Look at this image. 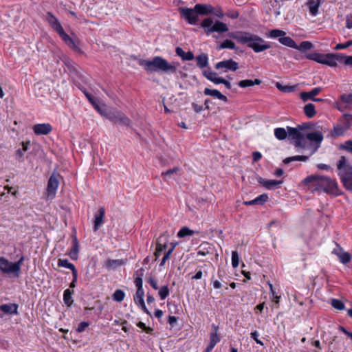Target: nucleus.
Returning a JSON list of instances; mask_svg holds the SVG:
<instances>
[{
  "label": "nucleus",
  "instance_id": "obj_1",
  "mask_svg": "<svg viewBox=\"0 0 352 352\" xmlns=\"http://www.w3.org/2000/svg\"><path fill=\"white\" fill-rule=\"evenodd\" d=\"M139 65L148 73L164 72L165 74H174L177 72L178 63H168L162 56H155L152 60L141 59Z\"/></svg>",
  "mask_w": 352,
  "mask_h": 352
},
{
  "label": "nucleus",
  "instance_id": "obj_2",
  "mask_svg": "<svg viewBox=\"0 0 352 352\" xmlns=\"http://www.w3.org/2000/svg\"><path fill=\"white\" fill-rule=\"evenodd\" d=\"M304 182L306 184H313L316 190H323L334 195L340 194L336 182L328 177L311 175L306 177Z\"/></svg>",
  "mask_w": 352,
  "mask_h": 352
},
{
  "label": "nucleus",
  "instance_id": "obj_3",
  "mask_svg": "<svg viewBox=\"0 0 352 352\" xmlns=\"http://www.w3.org/2000/svg\"><path fill=\"white\" fill-rule=\"evenodd\" d=\"M269 36L272 38H278V41L283 45L296 49L300 51L309 50L313 47V44L309 41H302L298 45L295 41L289 36H286V32L275 29L269 33Z\"/></svg>",
  "mask_w": 352,
  "mask_h": 352
},
{
  "label": "nucleus",
  "instance_id": "obj_4",
  "mask_svg": "<svg viewBox=\"0 0 352 352\" xmlns=\"http://www.w3.org/2000/svg\"><path fill=\"white\" fill-rule=\"evenodd\" d=\"M45 20L50 25L54 30L65 43L75 51H80V48L76 41L71 38L63 30L58 19L50 12H47L45 16Z\"/></svg>",
  "mask_w": 352,
  "mask_h": 352
},
{
  "label": "nucleus",
  "instance_id": "obj_5",
  "mask_svg": "<svg viewBox=\"0 0 352 352\" xmlns=\"http://www.w3.org/2000/svg\"><path fill=\"white\" fill-rule=\"evenodd\" d=\"M338 175L344 185L349 190L352 191V165L345 156H341L337 162Z\"/></svg>",
  "mask_w": 352,
  "mask_h": 352
},
{
  "label": "nucleus",
  "instance_id": "obj_6",
  "mask_svg": "<svg viewBox=\"0 0 352 352\" xmlns=\"http://www.w3.org/2000/svg\"><path fill=\"white\" fill-rule=\"evenodd\" d=\"M233 38L242 44H247L248 47L252 48L256 52L264 50V45L258 43L262 41V39L256 35L240 32L233 36Z\"/></svg>",
  "mask_w": 352,
  "mask_h": 352
},
{
  "label": "nucleus",
  "instance_id": "obj_7",
  "mask_svg": "<svg viewBox=\"0 0 352 352\" xmlns=\"http://www.w3.org/2000/svg\"><path fill=\"white\" fill-rule=\"evenodd\" d=\"M201 27L205 30L207 35L212 32L223 33L228 31V25L219 21H217L213 23V21L210 18L204 19L201 23Z\"/></svg>",
  "mask_w": 352,
  "mask_h": 352
},
{
  "label": "nucleus",
  "instance_id": "obj_8",
  "mask_svg": "<svg viewBox=\"0 0 352 352\" xmlns=\"http://www.w3.org/2000/svg\"><path fill=\"white\" fill-rule=\"evenodd\" d=\"M305 129H307V127L304 124L299 125L296 128L287 126L288 138L294 141L295 147L305 148V133L302 131Z\"/></svg>",
  "mask_w": 352,
  "mask_h": 352
},
{
  "label": "nucleus",
  "instance_id": "obj_9",
  "mask_svg": "<svg viewBox=\"0 0 352 352\" xmlns=\"http://www.w3.org/2000/svg\"><path fill=\"white\" fill-rule=\"evenodd\" d=\"M104 116L114 123H118L127 126H130L131 124L130 119L120 111L108 112L107 110L106 115Z\"/></svg>",
  "mask_w": 352,
  "mask_h": 352
},
{
  "label": "nucleus",
  "instance_id": "obj_10",
  "mask_svg": "<svg viewBox=\"0 0 352 352\" xmlns=\"http://www.w3.org/2000/svg\"><path fill=\"white\" fill-rule=\"evenodd\" d=\"M179 12L181 16L190 24H195L199 20V16L195 11V7L193 8H179Z\"/></svg>",
  "mask_w": 352,
  "mask_h": 352
},
{
  "label": "nucleus",
  "instance_id": "obj_11",
  "mask_svg": "<svg viewBox=\"0 0 352 352\" xmlns=\"http://www.w3.org/2000/svg\"><path fill=\"white\" fill-rule=\"evenodd\" d=\"M203 75L210 81L212 82L213 83L218 85V84H223L225 85V87L227 89H231V84L229 81L227 80L219 77L217 74L214 72H212L210 69H206L203 72Z\"/></svg>",
  "mask_w": 352,
  "mask_h": 352
},
{
  "label": "nucleus",
  "instance_id": "obj_12",
  "mask_svg": "<svg viewBox=\"0 0 352 352\" xmlns=\"http://www.w3.org/2000/svg\"><path fill=\"white\" fill-rule=\"evenodd\" d=\"M310 60H313L318 63L324 64L333 67V63L332 62L331 54H311L307 56Z\"/></svg>",
  "mask_w": 352,
  "mask_h": 352
},
{
  "label": "nucleus",
  "instance_id": "obj_13",
  "mask_svg": "<svg viewBox=\"0 0 352 352\" xmlns=\"http://www.w3.org/2000/svg\"><path fill=\"white\" fill-rule=\"evenodd\" d=\"M214 67L217 70L222 69L223 72H227L228 70L233 72L237 70L239 66L238 63L230 58L217 63Z\"/></svg>",
  "mask_w": 352,
  "mask_h": 352
},
{
  "label": "nucleus",
  "instance_id": "obj_14",
  "mask_svg": "<svg viewBox=\"0 0 352 352\" xmlns=\"http://www.w3.org/2000/svg\"><path fill=\"white\" fill-rule=\"evenodd\" d=\"M305 138H306L310 142H313L316 144V146L312 148L310 153V155H313L319 148L320 144L323 140V135L320 131H314L311 133H305Z\"/></svg>",
  "mask_w": 352,
  "mask_h": 352
},
{
  "label": "nucleus",
  "instance_id": "obj_15",
  "mask_svg": "<svg viewBox=\"0 0 352 352\" xmlns=\"http://www.w3.org/2000/svg\"><path fill=\"white\" fill-rule=\"evenodd\" d=\"M59 177V175H55V174H52L49 180H48V183H47V192H48V196H52V197H54L55 194H56V190L58 188V178Z\"/></svg>",
  "mask_w": 352,
  "mask_h": 352
},
{
  "label": "nucleus",
  "instance_id": "obj_16",
  "mask_svg": "<svg viewBox=\"0 0 352 352\" xmlns=\"http://www.w3.org/2000/svg\"><path fill=\"white\" fill-rule=\"evenodd\" d=\"M332 253L336 254L343 264H346L351 261V255L348 252H344L338 244H336V248L333 249Z\"/></svg>",
  "mask_w": 352,
  "mask_h": 352
},
{
  "label": "nucleus",
  "instance_id": "obj_17",
  "mask_svg": "<svg viewBox=\"0 0 352 352\" xmlns=\"http://www.w3.org/2000/svg\"><path fill=\"white\" fill-rule=\"evenodd\" d=\"M52 131V126L49 123L37 124L34 125L33 131L36 135H47Z\"/></svg>",
  "mask_w": 352,
  "mask_h": 352
},
{
  "label": "nucleus",
  "instance_id": "obj_18",
  "mask_svg": "<svg viewBox=\"0 0 352 352\" xmlns=\"http://www.w3.org/2000/svg\"><path fill=\"white\" fill-rule=\"evenodd\" d=\"M105 214V210L103 207L99 208L98 212L94 215V230L97 231L103 223V220Z\"/></svg>",
  "mask_w": 352,
  "mask_h": 352
},
{
  "label": "nucleus",
  "instance_id": "obj_19",
  "mask_svg": "<svg viewBox=\"0 0 352 352\" xmlns=\"http://www.w3.org/2000/svg\"><path fill=\"white\" fill-rule=\"evenodd\" d=\"M212 327L214 329V331L210 334V343L205 349L204 352H211L214 346L220 341V338L217 334L218 327L214 324L212 325Z\"/></svg>",
  "mask_w": 352,
  "mask_h": 352
},
{
  "label": "nucleus",
  "instance_id": "obj_20",
  "mask_svg": "<svg viewBox=\"0 0 352 352\" xmlns=\"http://www.w3.org/2000/svg\"><path fill=\"white\" fill-rule=\"evenodd\" d=\"M195 11L199 15H208L212 14L214 8L209 4H200L197 3L195 6Z\"/></svg>",
  "mask_w": 352,
  "mask_h": 352
},
{
  "label": "nucleus",
  "instance_id": "obj_21",
  "mask_svg": "<svg viewBox=\"0 0 352 352\" xmlns=\"http://www.w3.org/2000/svg\"><path fill=\"white\" fill-rule=\"evenodd\" d=\"M86 95V97L87 98V99L89 100V101L93 104L94 107L97 110V111L102 116H104L106 115V111H107V109H106V106L102 104V106H100L96 99L92 96L91 94H85Z\"/></svg>",
  "mask_w": 352,
  "mask_h": 352
},
{
  "label": "nucleus",
  "instance_id": "obj_22",
  "mask_svg": "<svg viewBox=\"0 0 352 352\" xmlns=\"http://www.w3.org/2000/svg\"><path fill=\"white\" fill-rule=\"evenodd\" d=\"M18 307L16 303L3 304L0 305V310L7 314H18Z\"/></svg>",
  "mask_w": 352,
  "mask_h": 352
},
{
  "label": "nucleus",
  "instance_id": "obj_23",
  "mask_svg": "<svg viewBox=\"0 0 352 352\" xmlns=\"http://www.w3.org/2000/svg\"><path fill=\"white\" fill-rule=\"evenodd\" d=\"M204 94L206 96H210L213 98H217L220 100H223L224 102H228V98L222 94L217 89H212L209 88H205L204 91Z\"/></svg>",
  "mask_w": 352,
  "mask_h": 352
},
{
  "label": "nucleus",
  "instance_id": "obj_24",
  "mask_svg": "<svg viewBox=\"0 0 352 352\" xmlns=\"http://www.w3.org/2000/svg\"><path fill=\"white\" fill-rule=\"evenodd\" d=\"M79 252V243L76 236H74L72 241V248L69 252V256L72 260H77Z\"/></svg>",
  "mask_w": 352,
  "mask_h": 352
},
{
  "label": "nucleus",
  "instance_id": "obj_25",
  "mask_svg": "<svg viewBox=\"0 0 352 352\" xmlns=\"http://www.w3.org/2000/svg\"><path fill=\"white\" fill-rule=\"evenodd\" d=\"M320 3V0H308L306 5L308 6L309 12L311 15L316 16L318 14Z\"/></svg>",
  "mask_w": 352,
  "mask_h": 352
},
{
  "label": "nucleus",
  "instance_id": "obj_26",
  "mask_svg": "<svg viewBox=\"0 0 352 352\" xmlns=\"http://www.w3.org/2000/svg\"><path fill=\"white\" fill-rule=\"evenodd\" d=\"M58 265L60 267H64L71 270L72 272V275L73 276H74V279L76 280L78 278V272L75 266L74 265V264L69 262L67 259H59Z\"/></svg>",
  "mask_w": 352,
  "mask_h": 352
},
{
  "label": "nucleus",
  "instance_id": "obj_27",
  "mask_svg": "<svg viewBox=\"0 0 352 352\" xmlns=\"http://www.w3.org/2000/svg\"><path fill=\"white\" fill-rule=\"evenodd\" d=\"M322 90V88L318 87L312 89L309 92H301L300 93V98L303 101H307L310 99L312 100L316 96H317Z\"/></svg>",
  "mask_w": 352,
  "mask_h": 352
},
{
  "label": "nucleus",
  "instance_id": "obj_28",
  "mask_svg": "<svg viewBox=\"0 0 352 352\" xmlns=\"http://www.w3.org/2000/svg\"><path fill=\"white\" fill-rule=\"evenodd\" d=\"M0 270L4 274H13L12 263L3 257L0 262Z\"/></svg>",
  "mask_w": 352,
  "mask_h": 352
},
{
  "label": "nucleus",
  "instance_id": "obj_29",
  "mask_svg": "<svg viewBox=\"0 0 352 352\" xmlns=\"http://www.w3.org/2000/svg\"><path fill=\"white\" fill-rule=\"evenodd\" d=\"M176 54L182 58L183 60H192L195 56L192 52H185L180 47H176Z\"/></svg>",
  "mask_w": 352,
  "mask_h": 352
},
{
  "label": "nucleus",
  "instance_id": "obj_30",
  "mask_svg": "<svg viewBox=\"0 0 352 352\" xmlns=\"http://www.w3.org/2000/svg\"><path fill=\"white\" fill-rule=\"evenodd\" d=\"M212 253V247L207 242L202 243L199 246L198 255L206 256Z\"/></svg>",
  "mask_w": 352,
  "mask_h": 352
},
{
  "label": "nucleus",
  "instance_id": "obj_31",
  "mask_svg": "<svg viewBox=\"0 0 352 352\" xmlns=\"http://www.w3.org/2000/svg\"><path fill=\"white\" fill-rule=\"evenodd\" d=\"M197 66L203 69L206 67L208 65V58L207 54H201L200 55L196 57Z\"/></svg>",
  "mask_w": 352,
  "mask_h": 352
},
{
  "label": "nucleus",
  "instance_id": "obj_32",
  "mask_svg": "<svg viewBox=\"0 0 352 352\" xmlns=\"http://www.w3.org/2000/svg\"><path fill=\"white\" fill-rule=\"evenodd\" d=\"M268 285L270 287V292H269L270 298L273 302H274L276 305H277L279 302V299L280 298V295L278 294V292H277L276 288L274 287L271 283H268Z\"/></svg>",
  "mask_w": 352,
  "mask_h": 352
},
{
  "label": "nucleus",
  "instance_id": "obj_33",
  "mask_svg": "<svg viewBox=\"0 0 352 352\" xmlns=\"http://www.w3.org/2000/svg\"><path fill=\"white\" fill-rule=\"evenodd\" d=\"M24 260H25V257L23 256H22L18 261H16L15 263H12L13 274L14 275V276H16V277L19 276L20 272H21V265L23 264V262L24 261Z\"/></svg>",
  "mask_w": 352,
  "mask_h": 352
},
{
  "label": "nucleus",
  "instance_id": "obj_34",
  "mask_svg": "<svg viewBox=\"0 0 352 352\" xmlns=\"http://www.w3.org/2000/svg\"><path fill=\"white\" fill-rule=\"evenodd\" d=\"M276 87L283 93H292L296 91L297 85H283L280 82H277Z\"/></svg>",
  "mask_w": 352,
  "mask_h": 352
},
{
  "label": "nucleus",
  "instance_id": "obj_35",
  "mask_svg": "<svg viewBox=\"0 0 352 352\" xmlns=\"http://www.w3.org/2000/svg\"><path fill=\"white\" fill-rule=\"evenodd\" d=\"M73 294L74 291L70 290L69 289H67L64 291L63 301L67 307H71L74 302V300L72 299Z\"/></svg>",
  "mask_w": 352,
  "mask_h": 352
},
{
  "label": "nucleus",
  "instance_id": "obj_36",
  "mask_svg": "<svg viewBox=\"0 0 352 352\" xmlns=\"http://www.w3.org/2000/svg\"><path fill=\"white\" fill-rule=\"evenodd\" d=\"M124 264V261L120 259H109L105 263L107 269H116Z\"/></svg>",
  "mask_w": 352,
  "mask_h": 352
},
{
  "label": "nucleus",
  "instance_id": "obj_37",
  "mask_svg": "<svg viewBox=\"0 0 352 352\" xmlns=\"http://www.w3.org/2000/svg\"><path fill=\"white\" fill-rule=\"evenodd\" d=\"M177 245V243H170V248L166 252H165V254L161 261L160 266H164L165 265L166 261L170 258V256L171 254L173 253V252L174 251Z\"/></svg>",
  "mask_w": 352,
  "mask_h": 352
},
{
  "label": "nucleus",
  "instance_id": "obj_38",
  "mask_svg": "<svg viewBox=\"0 0 352 352\" xmlns=\"http://www.w3.org/2000/svg\"><path fill=\"white\" fill-rule=\"evenodd\" d=\"M243 204L246 206L264 205V194H262L251 201H245Z\"/></svg>",
  "mask_w": 352,
  "mask_h": 352
},
{
  "label": "nucleus",
  "instance_id": "obj_39",
  "mask_svg": "<svg viewBox=\"0 0 352 352\" xmlns=\"http://www.w3.org/2000/svg\"><path fill=\"white\" fill-rule=\"evenodd\" d=\"M304 113L308 118H313L316 113L314 104L312 103L306 104L304 107Z\"/></svg>",
  "mask_w": 352,
  "mask_h": 352
},
{
  "label": "nucleus",
  "instance_id": "obj_40",
  "mask_svg": "<svg viewBox=\"0 0 352 352\" xmlns=\"http://www.w3.org/2000/svg\"><path fill=\"white\" fill-rule=\"evenodd\" d=\"M340 122L345 129L348 130L352 125V115L348 113L344 114Z\"/></svg>",
  "mask_w": 352,
  "mask_h": 352
},
{
  "label": "nucleus",
  "instance_id": "obj_41",
  "mask_svg": "<svg viewBox=\"0 0 352 352\" xmlns=\"http://www.w3.org/2000/svg\"><path fill=\"white\" fill-rule=\"evenodd\" d=\"M308 158H309V157L306 156V155H296V156H293V157H286L285 159L283 160V162L284 164H288L290 162H294V161L305 162L308 160Z\"/></svg>",
  "mask_w": 352,
  "mask_h": 352
},
{
  "label": "nucleus",
  "instance_id": "obj_42",
  "mask_svg": "<svg viewBox=\"0 0 352 352\" xmlns=\"http://www.w3.org/2000/svg\"><path fill=\"white\" fill-rule=\"evenodd\" d=\"M287 134V129L285 130L284 128H276L274 130V135L279 140H285Z\"/></svg>",
  "mask_w": 352,
  "mask_h": 352
},
{
  "label": "nucleus",
  "instance_id": "obj_43",
  "mask_svg": "<svg viewBox=\"0 0 352 352\" xmlns=\"http://www.w3.org/2000/svg\"><path fill=\"white\" fill-rule=\"evenodd\" d=\"M346 55L343 54H331L332 62L333 63V67H336L338 63H344Z\"/></svg>",
  "mask_w": 352,
  "mask_h": 352
},
{
  "label": "nucleus",
  "instance_id": "obj_44",
  "mask_svg": "<svg viewBox=\"0 0 352 352\" xmlns=\"http://www.w3.org/2000/svg\"><path fill=\"white\" fill-rule=\"evenodd\" d=\"M197 232L189 229L188 227H183L177 233V236L182 238L186 236L193 235Z\"/></svg>",
  "mask_w": 352,
  "mask_h": 352
},
{
  "label": "nucleus",
  "instance_id": "obj_45",
  "mask_svg": "<svg viewBox=\"0 0 352 352\" xmlns=\"http://www.w3.org/2000/svg\"><path fill=\"white\" fill-rule=\"evenodd\" d=\"M283 180H265V188L274 189L283 184Z\"/></svg>",
  "mask_w": 352,
  "mask_h": 352
},
{
  "label": "nucleus",
  "instance_id": "obj_46",
  "mask_svg": "<svg viewBox=\"0 0 352 352\" xmlns=\"http://www.w3.org/2000/svg\"><path fill=\"white\" fill-rule=\"evenodd\" d=\"M144 292L143 289H137L133 296L134 301L137 305L144 302Z\"/></svg>",
  "mask_w": 352,
  "mask_h": 352
},
{
  "label": "nucleus",
  "instance_id": "obj_47",
  "mask_svg": "<svg viewBox=\"0 0 352 352\" xmlns=\"http://www.w3.org/2000/svg\"><path fill=\"white\" fill-rule=\"evenodd\" d=\"M169 235L166 232L162 234L156 240V245H168Z\"/></svg>",
  "mask_w": 352,
  "mask_h": 352
},
{
  "label": "nucleus",
  "instance_id": "obj_48",
  "mask_svg": "<svg viewBox=\"0 0 352 352\" xmlns=\"http://www.w3.org/2000/svg\"><path fill=\"white\" fill-rule=\"evenodd\" d=\"M346 131H347V129H345L342 124H338L333 128V135L335 136H340L344 135Z\"/></svg>",
  "mask_w": 352,
  "mask_h": 352
},
{
  "label": "nucleus",
  "instance_id": "obj_49",
  "mask_svg": "<svg viewBox=\"0 0 352 352\" xmlns=\"http://www.w3.org/2000/svg\"><path fill=\"white\" fill-rule=\"evenodd\" d=\"M125 296L124 292L121 289H117L113 293L112 298L115 301L122 302Z\"/></svg>",
  "mask_w": 352,
  "mask_h": 352
},
{
  "label": "nucleus",
  "instance_id": "obj_50",
  "mask_svg": "<svg viewBox=\"0 0 352 352\" xmlns=\"http://www.w3.org/2000/svg\"><path fill=\"white\" fill-rule=\"evenodd\" d=\"M225 48H228V49H234L235 48V44L233 41H232L231 40H229V39H226L225 41H223L221 45H219V47H218V49L220 50V49H225Z\"/></svg>",
  "mask_w": 352,
  "mask_h": 352
},
{
  "label": "nucleus",
  "instance_id": "obj_51",
  "mask_svg": "<svg viewBox=\"0 0 352 352\" xmlns=\"http://www.w3.org/2000/svg\"><path fill=\"white\" fill-rule=\"evenodd\" d=\"M179 169L178 167H174L173 168L167 170L166 171L162 173V175L164 176V179H168V178H171L172 176L174 174H176L179 171Z\"/></svg>",
  "mask_w": 352,
  "mask_h": 352
},
{
  "label": "nucleus",
  "instance_id": "obj_52",
  "mask_svg": "<svg viewBox=\"0 0 352 352\" xmlns=\"http://www.w3.org/2000/svg\"><path fill=\"white\" fill-rule=\"evenodd\" d=\"M331 305L333 307L338 310H343L344 309V303L338 299H332L331 300Z\"/></svg>",
  "mask_w": 352,
  "mask_h": 352
},
{
  "label": "nucleus",
  "instance_id": "obj_53",
  "mask_svg": "<svg viewBox=\"0 0 352 352\" xmlns=\"http://www.w3.org/2000/svg\"><path fill=\"white\" fill-rule=\"evenodd\" d=\"M167 246L168 245H156L155 252L154 253L155 261L159 258V256L161 255V253L166 249Z\"/></svg>",
  "mask_w": 352,
  "mask_h": 352
},
{
  "label": "nucleus",
  "instance_id": "obj_54",
  "mask_svg": "<svg viewBox=\"0 0 352 352\" xmlns=\"http://www.w3.org/2000/svg\"><path fill=\"white\" fill-rule=\"evenodd\" d=\"M159 295L162 300L165 299L169 295V289L168 286L162 287L159 290Z\"/></svg>",
  "mask_w": 352,
  "mask_h": 352
},
{
  "label": "nucleus",
  "instance_id": "obj_55",
  "mask_svg": "<svg viewBox=\"0 0 352 352\" xmlns=\"http://www.w3.org/2000/svg\"><path fill=\"white\" fill-rule=\"evenodd\" d=\"M239 263V256L236 251L232 252V265L234 268L238 267Z\"/></svg>",
  "mask_w": 352,
  "mask_h": 352
},
{
  "label": "nucleus",
  "instance_id": "obj_56",
  "mask_svg": "<svg viewBox=\"0 0 352 352\" xmlns=\"http://www.w3.org/2000/svg\"><path fill=\"white\" fill-rule=\"evenodd\" d=\"M351 45H352V40H349L347 42H346L345 43L337 44L336 45V47H334V50H344V49L349 47Z\"/></svg>",
  "mask_w": 352,
  "mask_h": 352
},
{
  "label": "nucleus",
  "instance_id": "obj_57",
  "mask_svg": "<svg viewBox=\"0 0 352 352\" xmlns=\"http://www.w3.org/2000/svg\"><path fill=\"white\" fill-rule=\"evenodd\" d=\"M137 326L139 328L142 329L143 331H144L146 333L152 334V333L153 331V329H152L149 327H146V324L142 322H139L137 324Z\"/></svg>",
  "mask_w": 352,
  "mask_h": 352
},
{
  "label": "nucleus",
  "instance_id": "obj_58",
  "mask_svg": "<svg viewBox=\"0 0 352 352\" xmlns=\"http://www.w3.org/2000/svg\"><path fill=\"white\" fill-rule=\"evenodd\" d=\"M238 85L242 88H245L253 86V82L252 80L247 79L239 81Z\"/></svg>",
  "mask_w": 352,
  "mask_h": 352
},
{
  "label": "nucleus",
  "instance_id": "obj_59",
  "mask_svg": "<svg viewBox=\"0 0 352 352\" xmlns=\"http://www.w3.org/2000/svg\"><path fill=\"white\" fill-rule=\"evenodd\" d=\"M340 99L344 103L352 104V94H343L340 96Z\"/></svg>",
  "mask_w": 352,
  "mask_h": 352
},
{
  "label": "nucleus",
  "instance_id": "obj_60",
  "mask_svg": "<svg viewBox=\"0 0 352 352\" xmlns=\"http://www.w3.org/2000/svg\"><path fill=\"white\" fill-rule=\"evenodd\" d=\"M89 326V323L88 322H85V321L81 322L79 323V324L76 329V331L79 333H81V332L84 331L86 329V328H87Z\"/></svg>",
  "mask_w": 352,
  "mask_h": 352
},
{
  "label": "nucleus",
  "instance_id": "obj_61",
  "mask_svg": "<svg viewBox=\"0 0 352 352\" xmlns=\"http://www.w3.org/2000/svg\"><path fill=\"white\" fill-rule=\"evenodd\" d=\"M23 155L24 152L21 148H19L16 151L15 157L19 162H21L23 161Z\"/></svg>",
  "mask_w": 352,
  "mask_h": 352
},
{
  "label": "nucleus",
  "instance_id": "obj_62",
  "mask_svg": "<svg viewBox=\"0 0 352 352\" xmlns=\"http://www.w3.org/2000/svg\"><path fill=\"white\" fill-rule=\"evenodd\" d=\"M341 148L349 151L352 153V140L346 141L343 146H341Z\"/></svg>",
  "mask_w": 352,
  "mask_h": 352
},
{
  "label": "nucleus",
  "instance_id": "obj_63",
  "mask_svg": "<svg viewBox=\"0 0 352 352\" xmlns=\"http://www.w3.org/2000/svg\"><path fill=\"white\" fill-rule=\"evenodd\" d=\"M148 283L155 290L158 289L157 280L153 277H150L148 279Z\"/></svg>",
  "mask_w": 352,
  "mask_h": 352
},
{
  "label": "nucleus",
  "instance_id": "obj_64",
  "mask_svg": "<svg viewBox=\"0 0 352 352\" xmlns=\"http://www.w3.org/2000/svg\"><path fill=\"white\" fill-rule=\"evenodd\" d=\"M226 15L231 19H236L239 17V12L236 10H230L226 13Z\"/></svg>",
  "mask_w": 352,
  "mask_h": 352
}]
</instances>
